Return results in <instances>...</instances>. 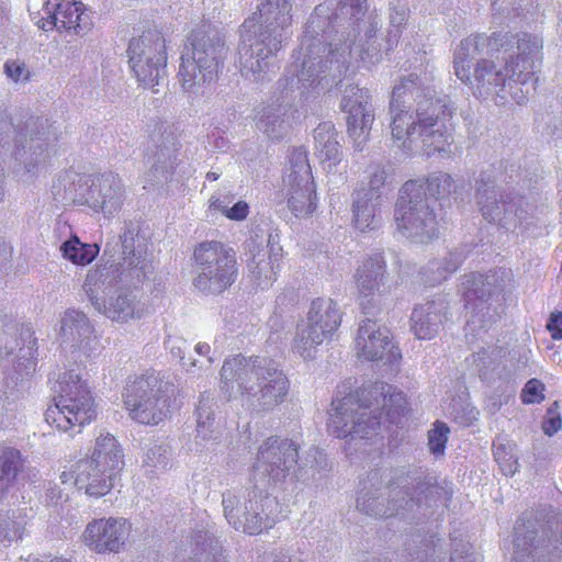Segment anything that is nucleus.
I'll return each instance as SVG.
<instances>
[{
  "label": "nucleus",
  "instance_id": "1",
  "mask_svg": "<svg viewBox=\"0 0 562 562\" xmlns=\"http://www.w3.org/2000/svg\"><path fill=\"white\" fill-rule=\"evenodd\" d=\"M367 0H326L311 14L301 40L304 85L322 90L337 86L352 65L382 60V21L368 12Z\"/></svg>",
  "mask_w": 562,
  "mask_h": 562
},
{
  "label": "nucleus",
  "instance_id": "2",
  "mask_svg": "<svg viewBox=\"0 0 562 562\" xmlns=\"http://www.w3.org/2000/svg\"><path fill=\"white\" fill-rule=\"evenodd\" d=\"M541 48V38L528 33L471 34L454 52V74L475 97L495 98L499 103L510 98L522 104L536 89Z\"/></svg>",
  "mask_w": 562,
  "mask_h": 562
},
{
  "label": "nucleus",
  "instance_id": "3",
  "mask_svg": "<svg viewBox=\"0 0 562 562\" xmlns=\"http://www.w3.org/2000/svg\"><path fill=\"white\" fill-rule=\"evenodd\" d=\"M428 78L409 74L393 88L389 114L391 135L407 155H449L453 144L449 123L456 108L435 99Z\"/></svg>",
  "mask_w": 562,
  "mask_h": 562
},
{
  "label": "nucleus",
  "instance_id": "4",
  "mask_svg": "<svg viewBox=\"0 0 562 562\" xmlns=\"http://www.w3.org/2000/svg\"><path fill=\"white\" fill-rule=\"evenodd\" d=\"M292 0H265L243 23L238 48L240 74L259 82L266 79L272 58L292 35Z\"/></svg>",
  "mask_w": 562,
  "mask_h": 562
},
{
  "label": "nucleus",
  "instance_id": "5",
  "mask_svg": "<svg viewBox=\"0 0 562 562\" xmlns=\"http://www.w3.org/2000/svg\"><path fill=\"white\" fill-rule=\"evenodd\" d=\"M406 409L403 392L387 383L376 382L342 398L335 397L327 426L337 438L366 439L376 435L383 414L390 423H396Z\"/></svg>",
  "mask_w": 562,
  "mask_h": 562
},
{
  "label": "nucleus",
  "instance_id": "6",
  "mask_svg": "<svg viewBox=\"0 0 562 562\" xmlns=\"http://www.w3.org/2000/svg\"><path fill=\"white\" fill-rule=\"evenodd\" d=\"M221 390L229 397L239 394L243 404L257 413L270 412L284 402L289 380L278 364L265 357L235 355L224 360Z\"/></svg>",
  "mask_w": 562,
  "mask_h": 562
},
{
  "label": "nucleus",
  "instance_id": "7",
  "mask_svg": "<svg viewBox=\"0 0 562 562\" xmlns=\"http://www.w3.org/2000/svg\"><path fill=\"white\" fill-rule=\"evenodd\" d=\"M121 259L116 265H97L89 270L83 291L93 307L101 306L104 294L116 284L137 288L154 273V265L147 252V240L139 235V227L132 221L123 223L119 235Z\"/></svg>",
  "mask_w": 562,
  "mask_h": 562
},
{
  "label": "nucleus",
  "instance_id": "8",
  "mask_svg": "<svg viewBox=\"0 0 562 562\" xmlns=\"http://www.w3.org/2000/svg\"><path fill=\"white\" fill-rule=\"evenodd\" d=\"M190 44L181 56L178 78L183 93L193 103L211 94L226 48L223 36L214 29L194 30Z\"/></svg>",
  "mask_w": 562,
  "mask_h": 562
},
{
  "label": "nucleus",
  "instance_id": "9",
  "mask_svg": "<svg viewBox=\"0 0 562 562\" xmlns=\"http://www.w3.org/2000/svg\"><path fill=\"white\" fill-rule=\"evenodd\" d=\"M55 392L54 405L45 412V420L50 426L74 436L95 418L94 397L80 370L64 372L57 381Z\"/></svg>",
  "mask_w": 562,
  "mask_h": 562
},
{
  "label": "nucleus",
  "instance_id": "10",
  "mask_svg": "<svg viewBox=\"0 0 562 562\" xmlns=\"http://www.w3.org/2000/svg\"><path fill=\"white\" fill-rule=\"evenodd\" d=\"M302 71L303 59L297 56L296 60L288 67L285 76L279 79L277 92L259 114L257 127L271 139H281L288 134L295 112V91L302 98L308 99L316 98L333 87L328 86L317 90L306 86L304 85L305 80H302ZM308 82L306 81V83Z\"/></svg>",
  "mask_w": 562,
  "mask_h": 562
},
{
  "label": "nucleus",
  "instance_id": "11",
  "mask_svg": "<svg viewBox=\"0 0 562 562\" xmlns=\"http://www.w3.org/2000/svg\"><path fill=\"white\" fill-rule=\"evenodd\" d=\"M175 385L150 373L130 378L123 392L125 408L133 420L144 425H158L170 413Z\"/></svg>",
  "mask_w": 562,
  "mask_h": 562
},
{
  "label": "nucleus",
  "instance_id": "12",
  "mask_svg": "<svg viewBox=\"0 0 562 562\" xmlns=\"http://www.w3.org/2000/svg\"><path fill=\"white\" fill-rule=\"evenodd\" d=\"M513 273L508 269L498 268L487 274L472 272L465 274L459 291L471 316L467 321V335L476 330H487L493 322L490 300H498L512 289Z\"/></svg>",
  "mask_w": 562,
  "mask_h": 562
},
{
  "label": "nucleus",
  "instance_id": "13",
  "mask_svg": "<svg viewBox=\"0 0 562 562\" xmlns=\"http://www.w3.org/2000/svg\"><path fill=\"white\" fill-rule=\"evenodd\" d=\"M254 482V487L245 494L243 513L236 506L239 504L238 491L226 490L222 495L223 514L231 527L236 531L255 536L272 528L280 515V505L277 497L260 488Z\"/></svg>",
  "mask_w": 562,
  "mask_h": 562
},
{
  "label": "nucleus",
  "instance_id": "14",
  "mask_svg": "<svg viewBox=\"0 0 562 562\" xmlns=\"http://www.w3.org/2000/svg\"><path fill=\"white\" fill-rule=\"evenodd\" d=\"M396 229L414 243L426 244L438 237V221L420 179L406 181L394 211Z\"/></svg>",
  "mask_w": 562,
  "mask_h": 562
},
{
  "label": "nucleus",
  "instance_id": "15",
  "mask_svg": "<svg viewBox=\"0 0 562 562\" xmlns=\"http://www.w3.org/2000/svg\"><path fill=\"white\" fill-rule=\"evenodd\" d=\"M476 203L482 216L507 231H528L532 224L529 204L521 196H512L497 186L490 171H483L476 182Z\"/></svg>",
  "mask_w": 562,
  "mask_h": 562
},
{
  "label": "nucleus",
  "instance_id": "16",
  "mask_svg": "<svg viewBox=\"0 0 562 562\" xmlns=\"http://www.w3.org/2000/svg\"><path fill=\"white\" fill-rule=\"evenodd\" d=\"M476 203L482 216L507 231H528L532 224L529 204L521 196H512L497 186L490 171H483L476 182Z\"/></svg>",
  "mask_w": 562,
  "mask_h": 562
},
{
  "label": "nucleus",
  "instance_id": "17",
  "mask_svg": "<svg viewBox=\"0 0 562 562\" xmlns=\"http://www.w3.org/2000/svg\"><path fill=\"white\" fill-rule=\"evenodd\" d=\"M64 181L63 199L68 202L88 204L92 210L102 212L104 217L112 218L122 210L126 199V190L121 177L112 171H105L90 179V183L75 172H67Z\"/></svg>",
  "mask_w": 562,
  "mask_h": 562
},
{
  "label": "nucleus",
  "instance_id": "18",
  "mask_svg": "<svg viewBox=\"0 0 562 562\" xmlns=\"http://www.w3.org/2000/svg\"><path fill=\"white\" fill-rule=\"evenodd\" d=\"M306 465L299 461V447L293 440L270 437L258 449L252 481L266 486L303 479Z\"/></svg>",
  "mask_w": 562,
  "mask_h": 562
},
{
  "label": "nucleus",
  "instance_id": "19",
  "mask_svg": "<svg viewBox=\"0 0 562 562\" xmlns=\"http://www.w3.org/2000/svg\"><path fill=\"white\" fill-rule=\"evenodd\" d=\"M338 304L328 297L312 301L306 317L296 325L292 350L304 360H314L318 347L331 339L341 324Z\"/></svg>",
  "mask_w": 562,
  "mask_h": 562
},
{
  "label": "nucleus",
  "instance_id": "20",
  "mask_svg": "<svg viewBox=\"0 0 562 562\" xmlns=\"http://www.w3.org/2000/svg\"><path fill=\"white\" fill-rule=\"evenodd\" d=\"M193 259L196 266L193 285L202 293H221L237 278L236 254L220 241L199 244L194 249Z\"/></svg>",
  "mask_w": 562,
  "mask_h": 562
},
{
  "label": "nucleus",
  "instance_id": "21",
  "mask_svg": "<svg viewBox=\"0 0 562 562\" xmlns=\"http://www.w3.org/2000/svg\"><path fill=\"white\" fill-rule=\"evenodd\" d=\"M128 64L137 82L145 89H153L165 79L168 54L166 37L157 26L148 27L130 41Z\"/></svg>",
  "mask_w": 562,
  "mask_h": 562
},
{
  "label": "nucleus",
  "instance_id": "22",
  "mask_svg": "<svg viewBox=\"0 0 562 562\" xmlns=\"http://www.w3.org/2000/svg\"><path fill=\"white\" fill-rule=\"evenodd\" d=\"M391 486L397 494H403L405 510H411L414 506L447 507L452 497L451 490L437 483L435 476L424 467L394 469Z\"/></svg>",
  "mask_w": 562,
  "mask_h": 562
},
{
  "label": "nucleus",
  "instance_id": "23",
  "mask_svg": "<svg viewBox=\"0 0 562 562\" xmlns=\"http://www.w3.org/2000/svg\"><path fill=\"white\" fill-rule=\"evenodd\" d=\"M347 114V132L356 151H362L370 138L375 115L368 89L349 85L345 88L340 102Z\"/></svg>",
  "mask_w": 562,
  "mask_h": 562
},
{
  "label": "nucleus",
  "instance_id": "24",
  "mask_svg": "<svg viewBox=\"0 0 562 562\" xmlns=\"http://www.w3.org/2000/svg\"><path fill=\"white\" fill-rule=\"evenodd\" d=\"M36 125V122L27 123L26 131L32 133L27 142L26 135L22 131H16L10 120L0 119V147L13 143L15 154L24 160L29 172L44 166L50 157L48 133H33Z\"/></svg>",
  "mask_w": 562,
  "mask_h": 562
},
{
  "label": "nucleus",
  "instance_id": "25",
  "mask_svg": "<svg viewBox=\"0 0 562 562\" xmlns=\"http://www.w3.org/2000/svg\"><path fill=\"white\" fill-rule=\"evenodd\" d=\"M355 349L359 358L368 361L392 364L402 357L400 349L393 344L389 328L371 318L359 324Z\"/></svg>",
  "mask_w": 562,
  "mask_h": 562
},
{
  "label": "nucleus",
  "instance_id": "26",
  "mask_svg": "<svg viewBox=\"0 0 562 562\" xmlns=\"http://www.w3.org/2000/svg\"><path fill=\"white\" fill-rule=\"evenodd\" d=\"M59 337L64 348L86 358L95 356L101 349L89 317L76 308H68L60 316Z\"/></svg>",
  "mask_w": 562,
  "mask_h": 562
},
{
  "label": "nucleus",
  "instance_id": "27",
  "mask_svg": "<svg viewBox=\"0 0 562 562\" xmlns=\"http://www.w3.org/2000/svg\"><path fill=\"white\" fill-rule=\"evenodd\" d=\"M132 530L123 517L99 518L90 521L83 533V542L97 553H117L124 549Z\"/></svg>",
  "mask_w": 562,
  "mask_h": 562
},
{
  "label": "nucleus",
  "instance_id": "28",
  "mask_svg": "<svg viewBox=\"0 0 562 562\" xmlns=\"http://www.w3.org/2000/svg\"><path fill=\"white\" fill-rule=\"evenodd\" d=\"M386 263L380 252L369 255L359 262L353 281L363 310H368L385 294Z\"/></svg>",
  "mask_w": 562,
  "mask_h": 562
},
{
  "label": "nucleus",
  "instance_id": "29",
  "mask_svg": "<svg viewBox=\"0 0 562 562\" xmlns=\"http://www.w3.org/2000/svg\"><path fill=\"white\" fill-rule=\"evenodd\" d=\"M542 530L533 512H524L514 528L513 562H549L543 554L544 538L539 536Z\"/></svg>",
  "mask_w": 562,
  "mask_h": 562
},
{
  "label": "nucleus",
  "instance_id": "30",
  "mask_svg": "<svg viewBox=\"0 0 562 562\" xmlns=\"http://www.w3.org/2000/svg\"><path fill=\"white\" fill-rule=\"evenodd\" d=\"M116 475L104 469L92 458L81 459L71 471H64L59 479L63 484H72L92 497H101L110 492Z\"/></svg>",
  "mask_w": 562,
  "mask_h": 562
},
{
  "label": "nucleus",
  "instance_id": "31",
  "mask_svg": "<svg viewBox=\"0 0 562 562\" xmlns=\"http://www.w3.org/2000/svg\"><path fill=\"white\" fill-rule=\"evenodd\" d=\"M393 470L386 485L362 491L357 498V508L368 516L391 517L405 510L403 494H397L391 486Z\"/></svg>",
  "mask_w": 562,
  "mask_h": 562
},
{
  "label": "nucleus",
  "instance_id": "32",
  "mask_svg": "<svg viewBox=\"0 0 562 562\" xmlns=\"http://www.w3.org/2000/svg\"><path fill=\"white\" fill-rule=\"evenodd\" d=\"M48 30L56 29L65 32L67 36H85L92 29L90 13L87 12L83 3L59 0L58 9L53 20H48Z\"/></svg>",
  "mask_w": 562,
  "mask_h": 562
},
{
  "label": "nucleus",
  "instance_id": "33",
  "mask_svg": "<svg viewBox=\"0 0 562 562\" xmlns=\"http://www.w3.org/2000/svg\"><path fill=\"white\" fill-rule=\"evenodd\" d=\"M247 247V268L251 280L257 288L265 290L276 279L277 270L280 266L279 252L271 247V252L268 254L262 247V241L258 243L256 239H250Z\"/></svg>",
  "mask_w": 562,
  "mask_h": 562
},
{
  "label": "nucleus",
  "instance_id": "34",
  "mask_svg": "<svg viewBox=\"0 0 562 562\" xmlns=\"http://www.w3.org/2000/svg\"><path fill=\"white\" fill-rule=\"evenodd\" d=\"M94 310L113 322L127 323L140 319L147 314V305L138 292L121 290L116 296L102 301Z\"/></svg>",
  "mask_w": 562,
  "mask_h": 562
},
{
  "label": "nucleus",
  "instance_id": "35",
  "mask_svg": "<svg viewBox=\"0 0 562 562\" xmlns=\"http://www.w3.org/2000/svg\"><path fill=\"white\" fill-rule=\"evenodd\" d=\"M448 304L443 299L417 305L411 315V329L418 339H432L447 316Z\"/></svg>",
  "mask_w": 562,
  "mask_h": 562
},
{
  "label": "nucleus",
  "instance_id": "36",
  "mask_svg": "<svg viewBox=\"0 0 562 562\" xmlns=\"http://www.w3.org/2000/svg\"><path fill=\"white\" fill-rule=\"evenodd\" d=\"M314 150L323 169L327 173H335L342 151L339 134L331 122H322L314 130Z\"/></svg>",
  "mask_w": 562,
  "mask_h": 562
},
{
  "label": "nucleus",
  "instance_id": "37",
  "mask_svg": "<svg viewBox=\"0 0 562 562\" xmlns=\"http://www.w3.org/2000/svg\"><path fill=\"white\" fill-rule=\"evenodd\" d=\"M383 201L379 195L372 198L364 192L352 193V224L361 233L373 232L381 228L383 217L381 214Z\"/></svg>",
  "mask_w": 562,
  "mask_h": 562
},
{
  "label": "nucleus",
  "instance_id": "38",
  "mask_svg": "<svg viewBox=\"0 0 562 562\" xmlns=\"http://www.w3.org/2000/svg\"><path fill=\"white\" fill-rule=\"evenodd\" d=\"M288 206L295 217H307L317 207V196L314 181L285 183Z\"/></svg>",
  "mask_w": 562,
  "mask_h": 562
},
{
  "label": "nucleus",
  "instance_id": "39",
  "mask_svg": "<svg viewBox=\"0 0 562 562\" xmlns=\"http://www.w3.org/2000/svg\"><path fill=\"white\" fill-rule=\"evenodd\" d=\"M90 458L115 475H117L124 465L123 451L115 437L109 432L105 435L101 434L97 437Z\"/></svg>",
  "mask_w": 562,
  "mask_h": 562
},
{
  "label": "nucleus",
  "instance_id": "40",
  "mask_svg": "<svg viewBox=\"0 0 562 562\" xmlns=\"http://www.w3.org/2000/svg\"><path fill=\"white\" fill-rule=\"evenodd\" d=\"M217 405L209 393H203L196 407V432L203 440L216 439L218 422L216 420Z\"/></svg>",
  "mask_w": 562,
  "mask_h": 562
},
{
  "label": "nucleus",
  "instance_id": "41",
  "mask_svg": "<svg viewBox=\"0 0 562 562\" xmlns=\"http://www.w3.org/2000/svg\"><path fill=\"white\" fill-rule=\"evenodd\" d=\"M25 460L12 447H0V494H2L24 469Z\"/></svg>",
  "mask_w": 562,
  "mask_h": 562
},
{
  "label": "nucleus",
  "instance_id": "42",
  "mask_svg": "<svg viewBox=\"0 0 562 562\" xmlns=\"http://www.w3.org/2000/svg\"><path fill=\"white\" fill-rule=\"evenodd\" d=\"M63 257L78 266H87L98 256V244L81 243L78 236H71L60 245Z\"/></svg>",
  "mask_w": 562,
  "mask_h": 562
},
{
  "label": "nucleus",
  "instance_id": "43",
  "mask_svg": "<svg viewBox=\"0 0 562 562\" xmlns=\"http://www.w3.org/2000/svg\"><path fill=\"white\" fill-rule=\"evenodd\" d=\"M313 181L312 170L304 147H295L289 155V168L284 177V183Z\"/></svg>",
  "mask_w": 562,
  "mask_h": 562
},
{
  "label": "nucleus",
  "instance_id": "44",
  "mask_svg": "<svg viewBox=\"0 0 562 562\" xmlns=\"http://www.w3.org/2000/svg\"><path fill=\"white\" fill-rule=\"evenodd\" d=\"M213 543L214 539L210 536L209 522L196 525L190 537V550L194 557H191L188 562H202L204 555L206 562L209 555L216 551Z\"/></svg>",
  "mask_w": 562,
  "mask_h": 562
},
{
  "label": "nucleus",
  "instance_id": "45",
  "mask_svg": "<svg viewBox=\"0 0 562 562\" xmlns=\"http://www.w3.org/2000/svg\"><path fill=\"white\" fill-rule=\"evenodd\" d=\"M408 15L406 2L403 0H394L390 3V25L387 38L382 44V53L387 54L398 43L401 26L405 23Z\"/></svg>",
  "mask_w": 562,
  "mask_h": 562
},
{
  "label": "nucleus",
  "instance_id": "46",
  "mask_svg": "<svg viewBox=\"0 0 562 562\" xmlns=\"http://www.w3.org/2000/svg\"><path fill=\"white\" fill-rule=\"evenodd\" d=\"M25 519L19 510L0 513V543L9 546L22 538Z\"/></svg>",
  "mask_w": 562,
  "mask_h": 562
},
{
  "label": "nucleus",
  "instance_id": "47",
  "mask_svg": "<svg viewBox=\"0 0 562 562\" xmlns=\"http://www.w3.org/2000/svg\"><path fill=\"white\" fill-rule=\"evenodd\" d=\"M420 181L424 183V196H427L428 192L435 200L446 199L457 190L451 175L443 171L432 172Z\"/></svg>",
  "mask_w": 562,
  "mask_h": 562
},
{
  "label": "nucleus",
  "instance_id": "48",
  "mask_svg": "<svg viewBox=\"0 0 562 562\" xmlns=\"http://www.w3.org/2000/svg\"><path fill=\"white\" fill-rule=\"evenodd\" d=\"M35 340L30 341L27 346L20 348L16 362L13 364V374L11 379L15 384L30 378L36 368L35 361Z\"/></svg>",
  "mask_w": 562,
  "mask_h": 562
},
{
  "label": "nucleus",
  "instance_id": "49",
  "mask_svg": "<svg viewBox=\"0 0 562 562\" xmlns=\"http://www.w3.org/2000/svg\"><path fill=\"white\" fill-rule=\"evenodd\" d=\"M467 257V254L463 249H454L450 251L448 256L443 259L442 263L431 262L428 267V270L431 272L436 271V274L431 278H428L426 281L434 285L439 283L441 280L446 279L448 274L453 273L457 269L462 265Z\"/></svg>",
  "mask_w": 562,
  "mask_h": 562
},
{
  "label": "nucleus",
  "instance_id": "50",
  "mask_svg": "<svg viewBox=\"0 0 562 562\" xmlns=\"http://www.w3.org/2000/svg\"><path fill=\"white\" fill-rule=\"evenodd\" d=\"M502 349L492 348L482 349L467 358L468 366L472 368V372L480 378H486L487 373L493 370L501 358Z\"/></svg>",
  "mask_w": 562,
  "mask_h": 562
},
{
  "label": "nucleus",
  "instance_id": "51",
  "mask_svg": "<svg viewBox=\"0 0 562 562\" xmlns=\"http://www.w3.org/2000/svg\"><path fill=\"white\" fill-rule=\"evenodd\" d=\"M146 165L149 166V170L144 173V188L147 186H154L157 182L167 178V175L173 168V162L170 156H166L165 153L155 155V157H148Z\"/></svg>",
  "mask_w": 562,
  "mask_h": 562
},
{
  "label": "nucleus",
  "instance_id": "52",
  "mask_svg": "<svg viewBox=\"0 0 562 562\" xmlns=\"http://www.w3.org/2000/svg\"><path fill=\"white\" fill-rule=\"evenodd\" d=\"M171 459V450L167 445H153L144 454L143 467L148 473L165 471Z\"/></svg>",
  "mask_w": 562,
  "mask_h": 562
},
{
  "label": "nucleus",
  "instance_id": "53",
  "mask_svg": "<svg viewBox=\"0 0 562 562\" xmlns=\"http://www.w3.org/2000/svg\"><path fill=\"white\" fill-rule=\"evenodd\" d=\"M368 183L367 187L355 190L356 192H364L369 196L379 195L384 201V190L386 187V170L381 164H372L367 169Z\"/></svg>",
  "mask_w": 562,
  "mask_h": 562
},
{
  "label": "nucleus",
  "instance_id": "54",
  "mask_svg": "<svg viewBox=\"0 0 562 562\" xmlns=\"http://www.w3.org/2000/svg\"><path fill=\"white\" fill-rule=\"evenodd\" d=\"M58 2L59 0H27V10L34 22L41 29L48 31V20H53Z\"/></svg>",
  "mask_w": 562,
  "mask_h": 562
},
{
  "label": "nucleus",
  "instance_id": "55",
  "mask_svg": "<svg viewBox=\"0 0 562 562\" xmlns=\"http://www.w3.org/2000/svg\"><path fill=\"white\" fill-rule=\"evenodd\" d=\"M450 434V428L442 422L437 420L428 431V449L435 457L445 454L446 445Z\"/></svg>",
  "mask_w": 562,
  "mask_h": 562
},
{
  "label": "nucleus",
  "instance_id": "56",
  "mask_svg": "<svg viewBox=\"0 0 562 562\" xmlns=\"http://www.w3.org/2000/svg\"><path fill=\"white\" fill-rule=\"evenodd\" d=\"M451 562H481L480 555L472 551V547L462 539L461 535H451Z\"/></svg>",
  "mask_w": 562,
  "mask_h": 562
},
{
  "label": "nucleus",
  "instance_id": "57",
  "mask_svg": "<svg viewBox=\"0 0 562 562\" xmlns=\"http://www.w3.org/2000/svg\"><path fill=\"white\" fill-rule=\"evenodd\" d=\"M494 458L505 475L513 476L519 469L518 459L505 446H494Z\"/></svg>",
  "mask_w": 562,
  "mask_h": 562
},
{
  "label": "nucleus",
  "instance_id": "58",
  "mask_svg": "<svg viewBox=\"0 0 562 562\" xmlns=\"http://www.w3.org/2000/svg\"><path fill=\"white\" fill-rule=\"evenodd\" d=\"M4 74L16 83H25L31 78V71L23 61L9 59L4 64Z\"/></svg>",
  "mask_w": 562,
  "mask_h": 562
},
{
  "label": "nucleus",
  "instance_id": "59",
  "mask_svg": "<svg viewBox=\"0 0 562 562\" xmlns=\"http://www.w3.org/2000/svg\"><path fill=\"white\" fill-rule=\"evenodd\" d=\"M544 385L537 379L529 380L521 392V401L525 404L540 403L543 400Z\"/></svg>",
  "mask_w": 562,
  "mask_h": 562
},
{
  "label": "nucleus",
  "instance_id": "60",
  "mask_svg": "<svg viewBox=\"0 0 562 562\" xmlns=\"http://www.w3.org/2000/svg\"><path fill=\"white\" fill-rule=\"evenodd\" d=\"M249 214V205L246 201L239 200L225 210V216L231 221H244Z\"/></svg>",
  "mask_w": 562,
  "mask_h": 562
},
{
  "label": "nucleus",
  "instance_id": "61",
  "mask_svg": "<svg viewBox=\"0 0 562 562\" xmlns=\"http://www.w3.org/2000/svg\"><path fill=\"white\" fill-rule=\"evenodd\" d=\"M165 345L175 358L183 360L186 350L188 348V344L184 339L179 337H169L165 341Z\"/></svg>",
  "mask_w": 562,
  "mask_h": 562
},
{
  "label": "nucleus",
  "instance_id": "62",
  "mask_svg": "<svg viewBox=\"0 0 562 562\" xmlns=\"http://www.w3.org/2000/svg\"><path fill=\"white\" fill-rule=\"evenodd\" d=\"M562 420L560 416L552 415V411H548V417L543 420L542 429L546 435L552 436L560 430Z\"/></svg>",
  "mask_w": 562,
  "mask_h": 562
},
{
  "label": "nucleus",
  "instance_id": "63",
  "mask_svg": "<svg viewBox=\"0 0 562 562\" xmlns=\"http://www.w3.org/2000/svg\"><path fill=\"white\" fill-rule=\"evenodd\" d=\"M232 198L229 195H225L223 199L217 195H212L209 200V210L212 211H218L223 215H225V210H227V206L231 204Z\"/></svg>",
  "mask_w": 562,
  "mask_h": 562
},
{
  "label": "nucleus",
  "instance_id": "64",
  "mask_svg": "<svg viewBox=\"0 0 562 562\" xmlns=\"http://www.w3.org/2000/svg\"><path fill=\"white\" fill-rule=\"evenodd\" d=\"M548 329L553 339H562V311L558 314H552L548 323Z\"/></svg>",
  "mask_w": 562,
  "mask_h": 562
}]
</instances>
